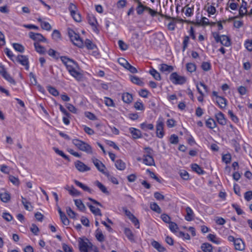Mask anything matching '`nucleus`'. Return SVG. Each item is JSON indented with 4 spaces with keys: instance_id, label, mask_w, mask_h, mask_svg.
I'll return each mask as SVG.
<instances>
[{
    "instance_id": "obj_1",
    "label": "nucleus",
    "mask_w": 252,
    "mask_h": 252,
    "mask_svg": "<svg viewBox=\"0 0 252 252\" xmlns=\"http://www.w3.org/2000/svg\"><path fill=\"white\" fill-rule=\"evenodd\" d=\"M61 60L71 76L78 81L82 80L83 74L79 71V67L76 62L66 57H61Z\"/></svg>"
},
{
    "instance_id": "obj_2",
    "label": "nucleus",
    "mask_w": 252,
    "mask_h": 252,
    "mask_svg": "<svg viewBox=\"0 0 252 252\" xmlns=\"http://www.w3.org/2000/svg\"><path fill=\"white\" fill-rule=\"evenodd\" d=\"M79 248L81 252H99L97 247L94 245L88 239L79 238Z\"/></svg>"
},
{
    "instance_id": "obj_3",
    "label": "nucleus",
    "mask_w": 252,
    "mask_h": 252,
    "mask_svg": "<svg viewBox=\"0 0 252 252\" xmlns=\"http://www.w3.org/2000/svg\"><path fill=\"white\" fill-rule=\"evenodd\" d=\"M72 142L80 150L85 152L88 154H93L92 147L88 143L78 139H73Z\"/></svg>"
},
{
    "instance_id": "obj_4",
    "label": "nucleus",
    "mask_w": 252,
    "mask_h": 252,
    "mask_svg": "<svg viewBox=\"0 0 252 252\" xmlns=\"http://www.w3.org/2000/svg\"><path fill=\"white\" fill-rule=\"evenodd\" d=\"M68 34L70 40L74 45L80 48L83 47L84 43L83 40L80 38L79 35L75 33L73 30L69 29Z\"/></svg>"
},
{
    "instance_id": "obj_5",
    "label": "nucleus",
    "mask_w": 252,
    "mask_h": 252,
    "mask_svg": "<svg viewBox=\"0 0 252 252\" xmlns=\"http://www.w3.org/2000/svg\"><path fill=\"white\" fill-rule=\"evenodd\" d=\"M169 78L171 81L175 85H183L187 81L186 77L179 75L177 72L171 73Z\"/></svg>"
},
{
    "instance_id": "obj_6",
    "label": "nucleus",
    "mask_w": 252,
    "mask_h": 252,
    "mask_svg": "<svg viewBox=\"0 0 252 252\" xmlns=\"http://www.w3.org/2000/svg\"><path fill=\"white\" fill-rule=\"evenodd\" d=\"M164 119L162 117H160L157 121L156 125V135L159 138H161L164 136L163 131Z\"/></svg>"
},
{
    "instance_id": "obj_7",
    "label": "nucleus",
    "mask_w": 252,
    "mask_h": 252,
    "mask_svg": "<svg viewBox=\"0 0 252 252\" xmlns=\"http://www.w3.org/2000/svg\"><path fill=\"white\" fill-rule=\"evenodd\" d=\"M29 36L31 39L35 41L34 42H47L46 39L40 33L30 32Z\"/></svg>"
},
{
    "instance_id": "obj_8",
    "label": "nucleus",
    "mask_w": 252,
    "mask_h": 252,
    "mask_svg": "<svg viewBox=\"0 0 252 252\" xmlns=\"http://www.w3.org/2000/svg\"><path fill=\"white\" fill-rule=\"evenodd\" d=\"M93 162L97 169L103 174H105L107 172H105L104 169L105 168V165L98 159L93 158L92 159Z\"/></svg>"
},
{
    "instance_id": "obj_9",
    "label": "nucleus",
    "mask_w": 252,
    "mask_h": 252,
    "mask_svg": "<svg viewBox=\"0 0 252 252\" xmlns=\"http://www.w3.org/2000/svg\"><path fill=\"white\" fill-rule=\"evenodd\" d=\"M16 60L22 65L25 66V68L27 70L29 69V61L28 59L26 56L24 55H18L16 57Z\"/></svg>"
},
{
    "instance_id": "obj_10",
    "label": "nucleus",
    "mask_w": 252,
    "mask_h": 252,
    "mask_svg": "<svg viewBox=\"0 0 252 252\" xmlns=\"http://www.w3.org/2000/svg\"><path fill=\"white\" fill-rule=\"evenodd\" d=\"M76 168L80 172H85L90 170V168L87 166L83 162L80 161H77L75 164Z\"/></svg>"
},
{
    "instance_id": "obj_11",
    "label": "nucleus",
    "mask_w": 252,
    "mask_h": 252,
    "mask_svg": "<svg viewBox=\"0 0 252 252\" xmlns=\"http://www.w3.org/2000/svg\"><path fill=\"white\" fill-rule=\"evenodd\" d=\"M135 2L137 3L136 8L137 14L139 15L143 14L144 11H146V5H144L140 0H133Z\"/></svg>"
},
{
    "instance_id": "obj_12",
    "label": "nucleus",
    "mask_w": 252,
    "mask_h": 252,
    "mask_svg": "<svg viewBox=\"0 0 252 252\" xmlns=\"http://www.w3.org/2000/svg\"><path fill=\"white\" fill-rule=\"evenodd\" d=\"M143 163L149 166L154 165V160L152 155H144L143 158Z\"/></svg>"
},
{
    "instance_id": "obj_13",
    "label": "nucleus",
    "mask_w": 252,
    "mask_h": 252,
    "mask_svg": "<svg viewBox=\"0 0 252 252\" xmlns=\"http://www.w3.org/2000/svg\"><path fill=\"white\" fill-rule=\"evenodd\" d=\"M88 22L92 26V28L95 32H98V30L96 26L97 21L94 17L91 16L88 17Z\"/></svg>"
},
{
    "instance_id": "obj_14",
    "label": "nucleus",
    "mask_w": 252,
    "mask_h": 252,
    "mask_svg": "<svg viewBox=\"0 0 252 252\" xmlns=\"http://www.w3.org/2000/svg\"><path fill=\"white\" fill-rule=\"evenodd\" d=\"M216 102L219 107L221 109L224 108L226 106V99L221 96H217Z\"/></svg>"
},
{
    "instance_id": "obj_15",
    "label": "nucleus",
    "mask_w": 252,
    "mask_h": 252,
    "mask_svg": "<svg viewBox=\"0 0 252 252\" xmlns=\"http://www.w3.org/2000/svg\"><path fill=\"white\" fill-rule=\"evenodd\" d=\"M122 97L123 101L127 104L131 103L133 100L132 94L128 93H123Z\"/></svg>"
},
{
    "instance_id": "obj_16",
    "label": "nucleus",
    "mask_w": 252,
    "mask_h": 252,
    "mask_svg": "<svg viewBox=\"0 0 252 252\" xmlns=\"http://www.w3.org/2000/svg\"><path fill=\"white\" fill-rule=\"evenodd\" d=\"M129 130L132 134L133 138L137 139L141 137V132L139 129L134 127H130L129 128Z\"/></svg>"
},
{
    "instance_id": "obj_17",
    "label": "nucleus",
    "mask_w": 252,
    "mask_h": 252,
    "mask_svg": "<svg viewBox=\"0 0 252 252\" xmlns=\"http://www.w3.org/2000/svg\"><path fill=\"white\" fill-rule=\"evenodd\" d=\"M234 245L237 250L242 251L245 248L244 243L241 239H236Z\"/></svg>"
},
{
    "instance_id": "obj_18",
    "label": "nucleus",
    "mask_w": 252,
    "mask_h": 252,
    "mask_svg": "<svg viewBox=\"0 0 252 252\" xmlns=\"http://www.w3.org/2000/svg\"><path fill=\"white\" fill-rule=\"evenodd\" d=\"M174 69V68L171 65H168L166 64H161L160 67L159 68V70L160 71L162 72H166V73H169L171 71H172Z\"/></svg>"
},
{
    "instance_id": "obj_19",
    "label": "nucleus",
    "mask_w": 252,
    "mask_h": 252,
    "mask_svg": "<svg viewBox=\"0 0 252 252\" xmlns=\"http://www.w3.org/2000/svg\"><path fill=\"white\" fill-rule=\"evenodd\" d=\"M216 117L220 124L221 125H225L226 124V120L224 115L221 112H219L216 114Z\"/></svg>"
},
{
    "instance_id": "obj_20",
    "label": "nucleus",
    "mask_w": 252,
    "mask_h": 252,
    "mask_svg": "<svg viewBox=\"0 0 252 252\" xmlns=\"http://www.w3.org/2000/svg\"><path fill=\"white\" fill-rule=\"evenodd\" d=\"M247 2L242 0V3L239 10V14L241 17H243L247 13Z\"/></svg>"
},
{
    "instance_id": "obj_21",
    "label": "nucleus",
    "mask_w": 252,
    "mask_h": 252,
    "mask_svg": "<svg viewBox=\"0 0 252 252\" xmlns=\"http://www.w3.org/2000/svg\"><path fill=\"white\" fill-rule=\"evenodd\" d=\"M33 44L35 50L37 53L40 54H44L46 53V49L43 46H41L39 43L34 42Z\"/></svg>"
},
{
    "instance_id": "obj_22",
    "label": "nucleus",
    "mask_w": 252,
    "mask_h": 252,
    "mask_svg": "<svg viewBox=\"0 0 252 252\" xmlns=\"http://www.w3.org/2000/svg\"><path fill=\"white\" fill-rule=\"evenodd\" d=\"M10 195L8 192L4 191L0 193V198L3 202H8L10 200Z\"/></svg>"
},
{
    "instance_id": "obj_23",
    "label": "nucleus",
    "mask_w": 252,
    "mask_h": 252,
    "mask_svg": "<svg viewBox=\"0 0 252 252\" xmlns=\"http://www.w3.org/2000/svg\"><path fill=\"white\" fill-rule=\"evenodd\" d=\"M95 236L96 239L100 242H102L105 240L104 235L103 234L101 230L98 228L95 231Z\"/></svg>"
},
{
    "instance_id": "obj_24",
    "label": "nucleus",
    "mask_w": 252,
    "mask_h": 252,
    "mask_svg": "<svg viewBox=\"0 0 252 252\" xmlns=\"http://www.w3.org/2000/svg\"><path fill=\"white\" fill-rule=\"evenodd\" d=\"M187 215L185 216V219L187 221H191L193 220V212L189 207H187L186 209Z\"/></svg>"
},
{
    "instance_id": "obj_25",
    "label": "nucleus",
    "mask_w": 252,
    "mask_h": 252,
    "mask_svg": "<svg viewBox=\"0 0 252 252\" xmlns=\"http://www.w3.org/2000/svg\"><path fill=\"white\" fill-rule=\"evenodd\" d=\"M88 207L90 208L91 211L94 215H98L101 216L102 215L101 213L100 210L98 208H96L94 206H93L91 204H90L89 203L87 204Z\"/></svg>"
},
{
    "instance_id": "obj_26",
    "label": "nucleus",
    "mask_w": 252,
    "mask_h": 252,
    "mask_svg": "<svg viewBox=\"0 0 252 252\" xmlns=\"http://www.w3.org/2000/svg\"><path fill=\"white\" fill-rule=\"evenodd\" d=\"M22 198V203L23 204L24 208L26 210L28 211H32V206L31 205L30 202L28 201L23 196H21Z\"/></svg>"
},
{
    "instance_id": "obj_27",
    "label": "nucleus",
    "mask_w": 252,
    "mask_h": 252,
    "mask_svg": "<svg viewBox=\"0 0 252 252\" xmlns=\"http://www.w3.org/2000/svg\"><path fill=\"white\" fill-rule=\"evenodd\" d=\"M220 43L225 46L228 47L230 45V38L225 35H221V39L220 40Z\"/></svg>"
},
{
    "instance_id": "obj_28",
    "label": "nucleus",
    "mask_w": 252,
    "mask_h": 252,
    "mask_svg": "<svg viewBox=\"0 0 252 252\" xmlns=\"http://www.w3.org/2000/svg\"><path fill=\"white\" fill-rule=\"evenodd\" d=\"M153 247L157 249L159 252H164L165 249L158 242L156 241H153L151 243Z\"/></svg>"
},
{
    "instance_id": "obj_29",
    "label": "nucleus",
    "mask_w": 252,
    "mask_h": 252,
    "mask_svg": "<svg viewBox=\"0 0 252 252\" xmlns=\"http://www.w3.org/2000/svg\"><path fill=\"white\" fill-rule=\"evenodd\" d=\"M115 166L120 170H124L126 167L125 163L121 159H118L116 161Z\"/></svg>"
},
{
    "instance_id": "obj_30",
    "label": "nucleus",
    "mask_w": 252,
    "mask_h": 252,
    "mask_svg": "<svg viewBox=\"0 0 252 252\" xmlns=\"http://www.w3.org/2000/svg\"><path fill=\"white\" fill-rule=\"evenodd\" d=\"M131 81L140 86H143L144 85L143 82L138 77L136 76H130Z\"/></svg>"
},
{
    "instance_id": "obj_31",
    "label": "nucleus",
    "mask_w": 252,
    "mask_h": 252,
    "mask_svg": "<svg viewBox=\"0 0 252 252\" xmlns=\"http://www.w3.org/2000/svg\"><path fill=\"white\" fill-rule=\"evenodd\" d=\"M201 249L204 252H213V247L212 245L209 243H203L201 247Z\"/></svg>"
},
{
    "instance_id": "obj_32",
    "label": "nucleus",
    "mask_w": 252,
    "mask_h": 252,
    "mask_svg": "<svg viewBox=\"0 0 252 252\" xmlns=\"http://www.w3.org/2000/svg\"><path fill=\"white\" fill-rule=\"evenodd\" d=\"M149 73L156 80L158 81L161 80L160 74L154 68H152L150 69Z\"/></svg>"
},
{
    "instance_id": "obj_33",
    "label": "nucleus",
    "mask_w": 252,
    "mask_h": 252,
    "mask_svg": "<svg viewBox=\"0 0 252 252\" xmlns=\"http://www.w3.org/2000/svg\"><path fill=\"white\" fill-rule=\"evenodd\" d=\"M74 182L76 185L82 189L84 190L91 192V189L88 186L76 180L74 181Z\"/></svg>"
},
{
    "instance_id": "obj_34",
    "label": "nucleus",
    "mask_w": 252,
    "mask_h": 252,
    "mask_svg": "<svg viewBox=\"0 0 252 252\" xmlns=\"http://www.w3.org/2000/svg\"><path fill=\"white\" fill-rule=\"evenodd\" d=\"M206 125L208 128L213 129L216 127V123L214 119L209 118L206 121Z\"/></svg>"
},
{
    "instance_id": "obj_35",
    "label": "nucleus",
    "mask_w": 252,
    "mask_h": 252,
    "mask_svg": "<svg viewBox=\"0 0 252 252\" xmlns=\"http://www.w3.org/2000/svg\"><path fill=\"white\" fill-rule=\"evenodd\" d=\"M192 170L198 173V174H203L204 173V171L202 169V168L197 164H192L191 165Z\"/></svg>"
},
{
    "instance_id": "obj_36",
    "label": "nucleus",
    "mask_w": 252,
    "mask_h": 252,
    "mask_svg": "<svg viewBox=\"0 0 252 252\" xmlns=\"http://www.w3.org/2000/svg\"><path fill=\"white\" fill-rule=\"evenodd\" d=\"M74 202L75 205L80 211H85L86 209L85 206L80 199H75L74 200Z\"/></svg>"
},
{
    "instance_id": "obj_37",
    "label": "nucleus",
    "mask_w": 252,
    "mask_h": 252,
    "mask_svg": "<svg viewBox=\"0 0 252 252\" xmlns=\"http://www.w3.org/2000/svg\"><path fill=\"white\" fill-rule=\"evenodd\" d=\"M95 185L101 190V191L104 193L109 194V192L108 191L106 188L100 182L96 181L95 182Z\"/></svg>"
},
{
    "instance_id": "obj_38",
    "label": "nucleus",
    "mask_w": 252,
    "mask_h": 252,
    "mask_svg": "<svg viewBox=\"0 0 252 252\" xmlns=\"http://www.w3.org/2000/svg\"><path fill=\"white\" fill-rule=\"evenodd\" d=\"M150 208L153 211L160 214L161 213V210L159 206L155 202L151 203L150 204Z\"/></svg>"
},
{
    "instance_id": "obj_39",
    "label": "nucleus",
    "mask_w": 252,
    "mask_h": 252,
    "mask_svg": "<svg viewBox=\"0 0 252 252\" xmlns=\"http://www.w3.org/2000/svg\"><path fill=\"white\" fill-rule=\"evenodd\" d=\"M104 175L108 178V180L114 184H119V182L117 179L115 177L109 174L108 172L105 173Z\"/></svg>"
},
{
    "instance_id": "obj_40",
    "label": "nucleus",
    "mask_w": 252,
    "mask_h": 252,
    "mask_svg": "<svg viewBox=\"0 0 252 252\" xmlns=\"http://www.w3.org/2000/svg\"><path fill=\"white\" fill-rule=\"evenodd\" d=\"M124 233L129 240L133 241L134 240L133 234L130 229L126 228Z\"/></svg>"
},
{
    "instance_id": "obj_41",
    "label": "nucleus",
    "mask_w": 252,
    "mask_h": 252,
    "mask_svg": "<svg viewBox=\"0 0 252 252\" xmlns=\"http://www.w3.org/2000/svg\"><path fill=\"white\" fill-rule=\"evenodd\" d=\"M186 68L187 70L189 72H193L196 70V66L193 63H188L186 64Z\"/></svg>"
},
{
    "instance_id": "obj_42",
    "label": "nucleus",
    "mask_w": 252,
    "mask_h": 252,
    "mask_svg": "<svg viewBox=\"0 0 252 252\" xmlns=\"http://www.w3.org/2000/svg\"><path fill=\"white\" fill-rule=\"evenodd\" d=\"M140 127L144 130L147 129L153 130L154 129V125L152 124H147L143 123L140 125Z\"/></svg>"
},
{
    "instance_id": "obj_43",
    "label": "nucleus",
    "mask_w": 252,
    "mask_h": 252,
    "mask_svg": "<svg viewBox=\"0 0 252 252\" xmlns=\"http://www.w3.org/2000/svg\"><path fill=\"white\" fill-rule=\"evenodd\" d=\"M70 195L72 196H79L81 193L78 190L74 188L73 186L70 187V189H67Z\"/></svg>"
},
{
    "instance_id": "obj_44",
    "label": "nucleus",
    "mask_w": 252,
    "mask_h": 252,
    "mask_svg": "<svg viewBox=\"0 0 252 252\" xmlns=\"http://www.w3.org/2000/svg\"><path fill=\"white\" fill-rule=\"evenodd\" d=\"M212 5L208 6L207 9V11L209 14V16H210V15H214L216 12V9L215 7L214 6V5H215V3H212Z\"/></svg>"
},
{
    "instance_id": "obj_45",
    "label": "nucleus",
    "mask_w": 252,
    "mask_h": 252,
    "mask_svg": "<svg viewBox=\"0 0 252 252\" xmlns=\"http://www.w3.org/2000/svg\"><path fill=\"white\" fill-rule=\"evenodd\" d=\"M9 181L14 185L18 186L20 184L19 179L14 176L10 175L9 176Z\"/></svg>"
},
{
    "instance_id": "obj_46",
    "label": "nucleus",
    "mask_w": 252,
    "mask_h": 252,
    "mask_svg": "<svg viewBox=\"0 0 252 252\" xmlns=\"http://www.w3.org/2000/svg\"><path fill=\"white\" fill-rule=\"evenodd\" d=\"M53 150L56 154L60 155L64 159L69 160L68 157L66 155H65L62 151L60 150L59 149L55 147L53 148Z\"/></svg>"
},
{
    "instance_id": "obj_47",
    "label": "nucleus",
    "mask_w": 252,
    "mask_h": 252,
    "mask_svg": "<svg viewBox=\"0 0 252 252\" xmlns=\"http://www.w3.org/2000/svg\"><path fill=\"white\" fill-rule=\"evenodd\" d=\"M47 90L51 94L55 96H58L59 94V93L57 90L51 86H48Z\"/></svg>"
},
{
    "instance_id": "obj_48",
    "label": "nucleus",
    "mask_w": 252,
    "mask_h": 252,
    "mask_svg": "<svg viewBox=\"0 0 252 252\" xmlns=\"http://www.w3.org/2000/svg\"><path fill=\"white\" fill-rule=\"evenodd\" d=\"M66 213L68 216L72 219H74L76 217V213L71 209L70 207H67L66 208Z\"/></svg>"
},
{
    "instance_id": "obj_49",
    "label": "nucleus",
    "mask_w": 252,
    "mask_h": 252,
    "mask_svg": "<svg viewBox=\"0 0 252 252\" xmlns=\"http://www.w3.org/2000/svg\"><path fill=\"white\" fill-rule=\"evenodd\" d=\"M13 47L14 49L19 52H23L24 51V47L21 44L18 43H13Z\"/></svg>"
},
{
    "instance_id": "obj_50",
    "label": "nucleus",
    "mask_w": 252,
    "mask_h": 252,
    "mask_svg": "<svg viewBox=\"0 0 252 252\" xmlns=\"http://www.w3.org/2000/svg\"><path fill=\"white\" fill-rule=\"evenodd\" d=\"M85 45L88 49H94L95 46L93 42L89 39H87L85 41Z\"/></svg>"
},
{
    "instance_id": "obj_51",
    "label": "nucleus",
    "mask_w": 252,
    "mask_h": 252,
    "mask_svg": "<svg viewBox=\"0 0 252 252\" xmlns=\"http://www.w3.org/2000/svg\"><path fill=\"white\" fill-rule=\"evenodd\" d=\"M104 99H105L104 103L106 104V105H107V106H109V107H114L115 106V104L113 102V100L111 98H110L109 97H105L104 98Z\"/></svg>"
},
{
    "instance_id": "obj_52",
    "label": "nucleus",
    "mask_w": 252,
    "mask_h": 252,
    "mask_svg": "<svg viewBox=\"0 0 252 252\" xmlns=\"http://www.w3.org/2000/svg\"><path fill=\"white\" fill-rule=\"evenodd\" d=\"M52 38L56 41L60 39L61 38V33L60 32L57 30H54L52 33Z\"/></svg>"
},
{
    "instance_id": "obj_53",
    "label": "nucleus",
    "mask_w": 252,
    "mask_h": 252,
    "mask_svg": "<svg viewBox=\"0 0 252 252\" xmlns=\"http://www.w3.org/2000/svg\"><path fill=\"white\" fill-rule=\"evenodd\" d=\"M202 69L205 71H208L211 69V64L209 62H203L201 64Z\"/></svg>"
},
{
    "instance_id": "obj_54",
    "label": "nucleus",
    "mask_w": 252,
    "mask_h": 252,
    "mask_svg": "<svg viewBox=\"0 0 252 252\" xmlns=\"http://www.w3.org/2000/svg\"><path fill=\"white\" fill-rule=\"evenodd\" d=\"M48 54L50 56H51L55 59H58V57H59L58 53L52 49H50L48 50Z\"/></svg>"
},
{
    "instance_id": "obj_55",
    "label": "nucleus",
    "mask_w": 252,
    "mask_h": 252,
    "mask_svg": "<svg viewBox=\"0 0 252 252\" xmlns=\"http://www.w3.org/2000/svg\"><path fill=\"white\" fill-rule=\"evenodd\" d=\"M70 14L75 21L79 22L81 21V15L77 11Z\"/></svg>"
},
{
    "instance_id": "obj_56",
    "label": "nucleus",
    "mask_w": 252,
    "mask_h": 252,
    "mask_svg": "<svg viewBox=\"0 0 252 252\" xmlns=\"http://www.w3.org/2000/svg\"><path fill=\"white\" fill-rule=\"evenodd\" d=\"M208 238L209 240L213 242V243L219 244H220V241L216 238V236L214 234H209L208 236Z\"/></svg>"
},
{
    "instance_id": "obj_57",
    "label": "nucleus",
    "mask_w": 252,
    "mask_h": 252,
    "mask_svg": "<svg viewBox=\"0 0 252 252\" xmlns=\"http://www.w3.org/2000/svg\"><path fill=\"white\" fill-rule=\"evenodd\" d=\"M60 219L61 220V221L62 223L65 225H68L69 223V221L67 218L66 217L65 214H63V215H61Z\"/></svg>"
},
{
    "instance_id": "obj_58",
    "label": "nucleus",
    "mask_w": 252,
    "mask_h": 252,
    "mask_svg": "<svg viewBox=\"0 0 252 252\" xmlns=\"http://www.w3.org/2000/svg\"><path fill=\"white\" fill-rule=\"evenodd\" d=\"M147 173H149L150 176L156 180L157 182L158 183H161V181L160 179L155 174V173L151 171L150 169H148L146 170Z\"/></svg>"
},
{
    "instance_id": "obj_59",
    "label": "nucleus",
    "mask_w": 252,
    "mask_h": 252,
    "mask_svg": "<svg viewBox=\"0 0 252 252\" xmlns=\"http://www.w3.org/2000/svg\"><path fill=\"white\" fill-rule=\"evenodd\" d=\"M231 157L230 154H227L223 155L222 157V160L225 163L227 164L230 162Z\"/></svg>"
},
{
    "instance_id": "obj_60",
    "label": "nucleus",
    "mask_w": 252,
    "mask_h": 252,
    "mask_svg": "<svg viewBox=\"0 0 252 252\" xmlns=\"http://www.w3.org/2000/svg\"><path fill=\"white\" fill-rule=\"evenodd\" d=\"M232 206L235 210L238 215H242L244 213L238 205L236 204H233Z\"/></svg>"
},
{
    "instance_id": "obj_61",
    "label": "nucleus",
    "mask_w": 252,
    "mask_h": 252,
    "mask_svg": "<svg viewBox=\"0 0 252 252\" xmlns=\"http://www.w3.org/2000/svg\"><path fill=\"white\" fill-rule=\"evenodd\" d=\"M134 107L137 110H143L144 109L143 103L139 101H137L134 103Z\"/></svg>"
},
{
    "instance_id": "obj_62",
    "label": "nucleus",
    "mask_w": 252,
    "mask_h": 252,
    "mask_svg": "<svg viewBox=\"0 0 252 252\" xmlns=\"http://www.w3.org/2000/svg\"><path fill=\"white\" fill-rule=\"evenodd\" d=\"M2 76L10 83H15V82L14 80V79L10 76V75L7 72Z\"/></svg>"
},
{
    "instance_id": "obj_63",
    "label": "nucleus",
    "mask_w": 252,
    "mask_h": 252,
    "mask_svg": "<svg viewBox=\"0 0 252 252\" xmlns=\"http://www.w3.org/2000/svg\"><path fill=\"white\" fill-rule=\"evenodd\" d=\"M118 61L119 63L125 68L126 67V66L128 65L129 63L124 58H120L118 59Z\"/></svg>"
},
{
    "instance_id": "obj_64",
    "label": "nucleus",
    "mask_w": 252,
    "mask_h": 252,
    "mask_svg": "<svg viewBox=\"0 0 252 252\" xmlns=\"http://www.w3.org/2000/svg\"><path fill=\"white\" fill-rule=\"evenodd\" d=\"M244 197L245 199L248 201L251 200L252 199V191H248L245 192Z\"/></svg>"
}]
</instances>
